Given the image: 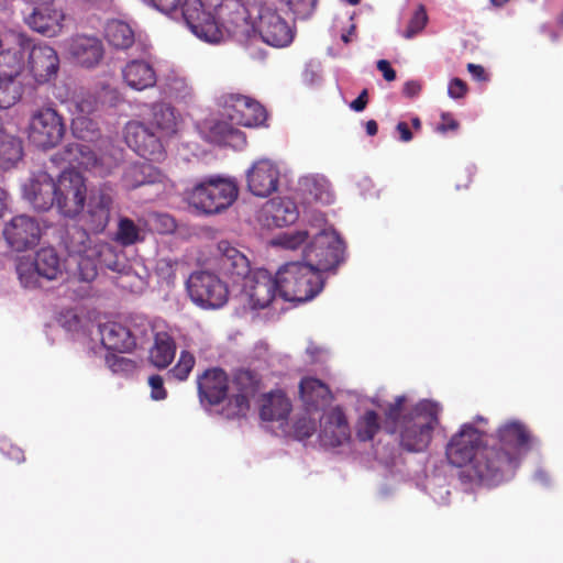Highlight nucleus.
<instances>
[{"instance_id":"nucleus-1","label":"nucleus","mask_w":563,"mask_h":563,"mask_svg":"<svg viewBox=\"0 0 563 563\" xmlns=\"http://www.w3.org/2000/svg\"><path fill=\"white\" fill-rule=\"evenodd\" d=\"M407 396H396L384 408L383 428L389 434L397 433L399 448L408 453L428 450L434 430L440 426L442 406L430 399H422L409 410L405 409Z\"/></svg>"},{"instance_id":"nucleus-2","label":"nucleus","mask_w":563,"mask_h":563,"mask_svg":"<svg viewBox=\"0 0 563 563\" xmlns=\"http://www.w3.org/2000/svg\"><path fill=\"white\" fill-rule=\"evenodd\" d=\"M534 440L525 423L518 420L504 422L486 438L478 472L484 478H489L494 486L503 483L512 475L522 457L532 449Z\"/></svg>"},{"instance_id":"nucleus-3","label":"nucleus","mask_w":563,"mask_h":563,"mask_svg":"<svg viewBox=\"0 0 563 563\" xmlns=\"http://www.w3.org/2000/svg\"><path fill=\"white\" fill-rule=\"evenodd\" d=\"M485 435V432L475 428L473 423H463L448 441L445 457L450 465L464 467L460 475L461 478H466L471 483L494 486L489 478L482 476L477 467L486 445Z\"/></svg>"},{"instance_id":"nucleus-4","label":"nucleus","mask_w":563,"mask_h":563,"mask_svg":"<svg viewBox=\"0 0 563 563\" xmlns=\"http://www.w3.org/2000/svg\"><path fill=\"white\" fill-rule=\"evenodd\" d=\"M279 296L286 301L306 302L313 299L324 286V279L308 262H288L277 271Z\"/></svg>"},{"instance_id":"nucleus-5","label":"nucleus","mask_w":563,"mask_h":563,"mask_svg":"<svg viewBox=\"0 0 563 563\" xmlns=\"http://www.w3.org/2000/svg\"><path fill=\"white\" fill-rule=\"evenodd\" d=\"M239 189L234 180L211 176L195 185L188 195L189 203L207 214L228 209L238 198Z\"/></svg>"},{"instance_id":"nucleus-6","label":"nucleus","mask_w":563,"mask_h":563,"mask_svg":"<svg viewBox=\"0 0 563 563\" xmlns=\"http://www.w3.org/2000/svg\"><path fill=\"white\" fill-rule=\"evenodd\" d=\"M66 133L62 114L51 106L32 111L27 124V139L37 148L47 151L56 147Z\"/></svg>"},{"instance_id":"nucleus-7","label":"nucleus","mask_w":563,"mask_h":563,"mask_svg":"<svg viewBox=\"0 0 563 563\" xmlns=\"http://www.w3.org/2000/svg\"><path fill=\"white\" fill-rule=\"evenodd\" d=\"M186 288L192 302L203 309H219L229 299V288L218 275L198 271L190 274Z\"/></svg>"},{"instance_id":"nucleus-8","label":"nucleus","mask_w":563,"mask_h":563,"mask_svg":"<svg viewBox=\"0 0 563 563\" xmlns=\"http://www.w3.org/2000/svg\"><path fill=\"white\" fill-rule=\"evenodd\" d=\"M56 208L67 218H75L85 207L87 186L82 175L74 169L64 170L54 183Z\"/></svg>"},{"instance_id":"nucleus-9","label":"nucleus","mask_w":563,"mask_h":563,"mask_svg":"<svg viewBox=\"0 0 563 563\" xmlns=\"http://www.w3.org/2000/svg\"><path fill=\"white\" fill-rule=\"evenodd\" d=\"M344 250V242L335 231L322 230L305 250V257L322 274L335 269L343 262Z\"/></svg>"},{"instance_id":"nucleus-10","label":"nucleus","mask_w":563,"mask_h":563,"mask_svg":"<svg viewBox=\"0 0 563 563\" xmlns=\"http://www.w3.org/2000/svg\"><path fill=\"white\" fill-rule=\"evenodd\" d=\"M124 139L130 148L150 162L161 163L167 157L168 140L145 122H129L124 129Z\"/></svg>"},{"instance_id":"nucleus-11","label":"nucleus","mask_w":563,"mask_h":563,"mask_svg":"<svg viewBox=\"0 0 563 563\" xmlns=\"http://www.w3.org/2000/svg\"><path fill=\"white\" fill-rule=\"evenodd\" d=\"M218 104L221 114L230 122L246 128L264 125L267 120V111L257 100L241 93H224Z\"/></svg>"},{"instance_id":"nucleus-12","label":"nucleus","mask_w":563,"mask_h":563,"mask_svg":"<svg viewBox=\"0 0 563 563\" xmlns=\"http://www.w3.org/2000/svg\"><path fill=\"white\" fill-rule=\"evenodd\" d=\"M254 10L257 14L251 31L258 33L263 42L273 47H286L292 42L294 30L276 10L262 3Z\"/></svg>"},{"instance_id":"nucleus-13","label":"nucleus","mask_w":563,"mask_h":563,"mask_svg":"<svg viewBox=\"0 0 563 563\" xmlns=\"http://www.w3.org/2000/svg\"><path fill=\"white\" fill-rule=\"evenodd\" d=\"M255 7H261V3L244 4L241 0H221L216 8V20L220 30L224 29L232 34H249L257 14Z\"/></svg>"},{"instance_id":"nucleus-14","label":"nucleus","mask_w":563,"mask_h":563,"mask_svg":"<svg viewBox=\"0 0 563 563\" xmlns=\"http://www.w3.org/2000/svg\"><path fill=\"white\" fill-rule=\"evenodd\" d=\"M180 11L184 22L197 37L211 43L222 38L216 15L205 8L201 0H185Z\"/></svg>"},{"instance_id":"nucleus-15","label":"nucleus","mask_w":563,"mask_h":563,"mask_svg":"<svg viewBox=\"0 0 563 563\" xmlns=\"http://www.w3.org/2000/svg\"><path fill=\"white\" fill-rule=\"evenodd\" d=\"M26 69L35 82L40 85L54 80L59 70V57L57 52L47 44H36L30 38Z\"/></svg>"},{"instance_id":"nucleus-16","label":"nucleus","mask_w":563,"mask_h":563,"mask_svg":"<svg viewBox=\"0 0 563 563\" xmlns=\"http://www.w3.org/2000/svg\"><path fill=\"white\" fill-rule=\"evenodd\" d=\"M7 243L16 252H23L37 245L41 239L38 222L29 216H16L3 230Z\"/></svg>"},{"instance_id":"nucleus-17","label":"nucleus","mask_w":563,"mask_h":563,"mask_svg":"<svg viewBox=\"0 0 563 563\" xmlns=\"http://www.w3.org/2000/svg\"><path fill=\"white\" fill-rule=\"evenodd\" d=\"M320 441L330 448L341 446L351 439V428L342 407L335 406L323 412L320 419Z\"/></svg>"},{"instance_id":"nucleus-18","label":"nucleus","mask_w":563,"mask_h":563,"mask_svg":"<svg viewBox=\"0 0 563 563\" xmlns=\"http://www.w3.org/2000/svg\"><path fill=\"white\" fill-rule=\"evenodd\" d=\"M249 191L261 198L269 197L277 191L279 185V169L269 159H258L246 172Z\"/></svg>"},{"instance_id":"nucleus-19","label":"nucleus","mask_w":563,"mask_h":563,"mask_svg":"<svg viewBox=\"0 0 563 563\" xmlns=\"http://www.w3.org/2000/svg\"><path fill=\"white\" fill-rule=\"evenodd\" d=\"M32 267L34 268L37 277H42L47 280H55L59 275H62L60 260L53 247H42L38 250L30 266L24 264H20L18 266L20 280L27 287L34 286L37 282L36 279H32L33 275L30 273Z\"/></svg>"},{"instance_id":"nucleus-20","label":"nucleus","mask_w":563,"mask_h":563,"mask_svg":"<svg viewBox=\"0 0 563 563\" xmlns=\"http://www.w3.org/2000/svg\"><path fill=\"white\" fill-rule=\"evenodd\" d=\"M216 265L219 273L232 279L233 283L245 280L251 273L249 258L227 241L218 244Z\"/></svg>"},{"instance_id":"nucleus-21","label":"nucleus","mask_w":563,"mask_h":563,"mask_svg":"<svg viewBox=\"0 0 563 563\" xmlns=\"http://www.w3.org/2000/svg\"><path fill=\"white\" fill-rule=\"evenodd\" d=\"M244 290L253 308L264 309L279 295L277 275L273 277L267 269H257L244 280Z\"/></svg>"},{"instance_id":"nucleus-22","label":"nucleus","mask_w":563,"mask_h":563,"mask_svg":"<svg viewBox=\"0 0 563 563\" xmlns=\"http://www.w3.org/2000/svg\"><path fill=\"white\" fill-rule=\"evenodd\" d=\"M113 198L107 188H99L91 191L87 210L85 212V224L95 234L102 233L109 224Z\"/></svg>"},{"instance_id":"nucleus-23","label":"nucleus","mask_w":563,"mask_h":563,"mask_svg":"<svg viewBox=\"0 0 563 563\" xmlns=\"http://www.w3.org/2000/svg\"><path fill=\"white\" fill-rule=\"evenodd\" d=\"M201 401L211 406L221 404L228 396L229 378L222 368H209L197 379Z\"/></svg>"},{"instance_id":"nucleus-24","label":"nucleus","mask_w":563,"mask_h":563,"mask_svg":"<svg viewBox=\"0 0 563 563\" xmlns=\"http://www.w3.org/2000/svg\"><path fill=\"white\" fill-rule=\"evenodd\" d=\"M64 18L60 10L53 9L51 5H35L24 21L33 31L53 37L60 33Z\"/></svg>"},{"instance_id":"nucleus-25","label":"nucleus","mask_w":563,"mask_h":563,"mask_svg":"<svg viewBox=\"0 0 563 563\" xmlns=\"http://www.w3.org/2000/svg\"><path fill=\"white\" fill-rule=\"evenodd\" d=\"M30 49V37L25 34H18L12 45L2 47L0 51V68L3 75L19 77L26 68L27 53Z\"/></svg>"},{"instance_id":"nucleus-26","label":"nucleus","mask_w":563,"mask_h":563,"mask_svg":"<svg viewBox=\"0 0 563 563\" xmlns=\"http://www.w3.org/2000/svg\"><path fill=\"white\" fill-rule=\"evenodd\" d=\"M97 264H92L88 258H81L78 268L80 277L85 282H90L98 275L97 265L100 268H107L113 272H121L124 267L122 257L119 256L117 251L110 244H101L96 250Z\"/></svg>"},{"instance_id":"nucleus-27","label":"nucleus","mask_w":563,"mask_h":563,"mask_svg":"<svg viewBox=\"0 0 563 563\" xmlns=\"http://www.w3.org/2000/svg\"><path fill=\"white\" fill-rule=\"evenodd\" d=\"M299 395L308 412L323 409L333 399L330 387L322 380L311 376L301 378L299 383Z\"/></svg>"},{"instance_id":"nucleus-28","label":"nucleus","mask_w":563,"mask_h":563,"mask_svg":"<svg viewBox=\"0 0 563 563\" xmlns=\"http://www.w3.org/2000/svg\"><path fill=\"white\" fill-rule=\"evenodd\" d=\"M153 333L154 341L148 351V362L158 369H165L173 363L177 345L168 330L154 325Z\"/></svg>"},{"instance_id":"nucleus-29","label":"nucleus","mask_w":563,"mask_h":563,"mask_svg":"<svg viewBox=\"0 0 563 563\" xmlns=\"http://www.w3.org/2000/svg\"><path fill=\"white\" fill-rule=\"evenodd\" d=\"M292 409L290 399L282 389L271 390L263 394L260 399V418L268 422L287 421Z\"/></svg>"},{"instance_id":"nucleus-30","label":"nucleus","mask_w":563,"mask_h":563,"mask_svg":"<svg viewBox=\"0 0 563 563\" xmlns=\"http://www.w3.org/2000/svg\"><path fill=\"white\" fill-rule=\"evenodd\" d=\"M73 59L82 67H96L103 58L102 42L95 36H76L69 45Z\"/></svg>"},{"instance_id":"nucleus-31","label":"nucleus","mask_w":563,"mask_h":563,"mask_svg":"<svg viewBox=\"0 0 563 563\" xmlns=\"http://www.w3.org/2000/svg\"><path fill=\"white\" fill-rule=\"evenodd\" d=\"M101 343L107 350L130 352L136 346V335L125 325L109 322L100 328Z\"/></svg>"},{"instance_id":"nucleus-32","label":"nucleus","mask_w":563,"mask_h":563,"mask_svg":"<svg viewBox=\"0 0 563 563\" xmlns=\"http://www.w3.org/2000/svg\"><path fill=\"white\" fill-rule=\"evenodd\" d=\"M122 76L129 87L145 90L156 85L157 76L154 67L143 59H133L122 69Z\"/></svg>"},{"instance_id":"nucleus-33","label":"nucleus","mask_w":563,"mask_h":563,"mask_svg":"<svg viewBox=\"0 0 563 563\" xmlns=\"http://www.w3.org/2000/svg\"><path fill=\"white\" fill-rule=\"evenodd\" d=\"M145 124L169 141L178 132L176 110L163 102L154 103L151 109V118Z\"/></svg>"},{"instance_id":"nucleus-34","label":"nucleus","mask_w":563,"mask_h":563,"mask_svg":"<svg viewBox=\"0 0 563 563\" xmlns=\"http://www.w3.org/2000/svg\"><path fill=\"white\" fill-rule=\"evenodd\" d=\"M234 123H228L220 120H211L205 123L207 137L210 142L218 145L239 146L245 144V135Z\"/></svg>"},{"instance_id":"nucleus-35","label":"nucleus","mask_w":563,"mask_h":563,"mask_svg":"<svg viewBox=\"0 0 563 563\" xmlns=\"http://www.w3.org/2000/svg\"><path fill=\"white\" fill-rule=\"evenodd\" d=\"M163 174L150 163L130 165L123 175V184L126 189H136L146 184L162 181Z\"/></svg>"},{"instance_id":"nucleus-36","label":"nucleus","mask_w":563,"mask_h":563,"mask_svg":"<svg viewBox=\"0 0 563 563\" xmlns=\"http://www.w3.org/2000/svg\"><path fill=\"white\" fill-rule=\"evenodd\" d=\"M113 240L123 247L132 246L145 240V230L131 218L122 216L118 219Z\"/></svg>"},{"instance_id":"nucleus-37","label":"nucleus","mask_w":563,"mask_h":563,"mask_svg":"<svg viewBox=\"0 0 563 563\" xmlns=\"http://www.w3.org/2000/svg\"><path fill=\"white\" fill-rule=\"evenodd\" d=\"M104 36L108 43L118 49H128L135 41L132 27L120 20H112L107 23Z\"/></svg>"},{"instance_id":"nucleus-38","label":"nucleus","mask_w":563,"mask_h":563,"mask_svg":"<svg viewBox=\"0 0 563 563\" xmlns=\"http://www.w3.org/2000/svg\"><path fill=\"white\" fill-rule=\"evenodd\" d=\"M23 95V85L18 77L0 75V109L14 106Z\"/></svg>"},{"instance_id":"nucleus-39","label":"nucleus","mask_w":563,"mask_h":563,"mask_svg":"<svg viewBox=\"0 0 563 563\" xmlns=\"http://www.w3.org/2000/svg\"><path fill=\"white\" fill-rule=\"evenodd\" d=\"M233 385L238 391L254 398L262 388V376L256 371L241 368L234 373Z\"/></svg>"},{"instance_id":"nucleus-40","label":"nucleus","mask_w":563,"mask_h":563,"mask_svg":"<svg viewBox=\"0 0 563 563\" xmlns=\"http://www.w3.org/2000/svg\"><path fill=\"white\" fill-rule=\"evenodd\" d=\"M30 201L34 209L38 211H47L56 206L54 181L48 180L32 185Z\"/></svg>"},{"instance_id":"nucleus-41","label":"nucleus","mask_w":563,"mask_h":563,"mask_svg":"<svg viewBox=\"0 0 563 563\" xmlns=\"http://www.w3.org/2000/svg\"><path fill=\"white\" fill-rule=\"evenodd\" d=\"M380 428L378 413L374 410H367L357 421L356 437L363 442L371 441L378 433Z\"/></svg>"},{"instance_id":"nucleus-42","label":"nucleus","mask_w":563,"mask_h":563,"mask_svg":"<svg viewBox=\"0 0 563 563\" xmlns=\"http://www.w3.org/2000/svg\"><path fill=\"white\" fill-rule=\"evenodd\" d=\"M162 89L164 95L175 100H185L191 96V88L187 80L177 76H168Z\"/></svg>"},{"instance_id":"nucleus-43","label":"nucleus","mask_w":563,"mask_h":563,"mask_svg":"<svg viewBox=\"0 0 563 563\" xmlns=\"http://www.w3.org/2000/svg\"><path fill=\"white\" fill-rule=\"evenodd\" d=\"M273 220L278 227L289 225L298 219L296 205L290 200H282L274 205Z\"/></svg>"},{"instance_id":"nucleus-44","label":"nucleus","mask_w":563,"mask_h":563,"mask_svg":"<svg viewBox=\"0 0 563 563\" xmlns=\"http://www.w3.org/2000/svg\"><path fill=\"white\" fill-rule=\"evenodd\" d=\"M196 364L195 356L188 351H181L178 362L168 372L169 375L178 380H186Z\"/></svg>"},{"instance_id":"nucleus-45","label":"nucleus","mask_w":563,"mask_h":563,"mask_svg":"<svg viewBox=\"0 0 563 563\" xmlns=\"http://www.w3.org/2000/svg\"><path fill=\"white\" fill-rule=\"evenodd\" d=\"M308 239V232L300 230L294 232H284L279 234L275 240L274 244L282 246L287 250H296L302 245Z\"/></svg>"},{"instance_id":"nucleus-46","label":"nucleus","mask_w":563,"mask_h":563,"mask_svg":"<svg viewBox=\"0 0 563 563\" xmlns=\"http://www.w3.org/2000/svg\"><path fill=\"white\" fill-rule=\"evenodd\" d=\"M427 23L428 14L426 8L420 4L409 20L404 37L412 38L426 27Z\"/></svg>"},{"instance_id":"nucleus-47","label":"nucleus","mask_w":563,"mask_h":563,"mask_svg":"<svg viewBox=\"0 0 563 563\" xmlns=\"http://www.w3.org/2000/svg\"><path fill=\"white\" fill-rule=\"evenodd\" d=\"M107 364L114 374L130 375L136 371V363L122 355L107 356Z\"/></svg>"},{"instance_id":"nucleus-48","label":"nucleus","mask_w":563,"mask_h":563,"mask_svg":"<svg viewBox=\"0 0 563 563\" xmlns=\"http://www.w3.org/2000/svg\"><path fill=\"white\" fill-rule=\"evenodd\" d=\"M0 154L9 162L21 159L23 156L22 141L11 136L8 141L1 142Z\"/></svg>"},{"instance_id":"nucleus-49","label":"nucleus","mask_w":563,"mask_h":563,"mask_svg":"<svg viewBox=\"0 0 563 563\" xmlns=\"http://www.w3.org/2000/svg\"><path fill=\"white\" fill-rule=\"evenodd\" d=\"M316 421L309 417H301L297 419L294 426V432L299 440L310 438L316 432Z\"/></svg>"},{"instance_id":"nucleus-50","label":"nucleus","mask_w":563,"mask_h":563,"mask_svg":"<svg viewBox=\"0 0 563 563\" xmlns=\"http://www.w3.org/2000/svg\"><path fill=\"white\" fill-rule=\"evenodd\" d=\"M252 397L238 391L229 401V406L233 409L234 416H245L250 409Z\"/></svg>"},{"instance_id":"nucleus-51","label":"nucleus","mask_w":563,"mask_h":563,"mask_svg":"<svg viewBox=\"0 0 563 563\" xmlns=\"http://www.w3.org/2000/svg\"><path fill=\"white\" fill-rule=\"evenodd\" d=\"M151 387V397L154 400H164L167 397V390L164 387V380L161 375H152L148 378Z\"/></svg>"},{"instance_id":"nucleus-52","label":"nucleus","mask_w":563,"mask_h":563,"mask_svg":"<svg viewBox=\"0 0 563 563\" xmlns=\"http://www.w3.org/2000/svg\"><path fill=\"white\" fill-rule=\"evenodd\" d=\"M459 128L460 123L457 122V120H455V118L451 113L443 112L441 114V122L438 124L435 131L444 134L448 132H455L459 130Z\"/></svg>"},{"instance_id":"nucleus-53","label":"nucleus","mask_w":563,"mask_h":563,"mask_svg":"<svg viewBox=\"0 0 563 563\" xmlns=\"http://www.w3.org/2000/svg\"><path fill=\"white\" fill-rule=\"evenodd\" d=\"M467 92V85L460 78H453L448 87V93L453 99L463 98Z\"/></svg>"},{"instance_id":"nucleus-54","label":"nucleus","mask_w":563,"mask_h":563,"mask_svg":"<svg viewBox=\"0 0 563 563\" xmlns=\"http://www.w3.org/2000/svg\"><path fill=\"white\" fill-rule=\"evenodd\" d=\"M151 4L163 13L169 14L178 9L181 0H150Z\"/></svg>"},{"instance_id":"nucleus-55","label":"nucleus","mask_w":563,"mask_h":563,"mask_svg":"<svg viewBox=\"0 0 563 563\" xmlns=\"http://www.w3.org/2000/svg\"><path fill=\"white\" fill-rule=\"evenodd\" d=\"M98 99L101 103L109 102L111 104H114L119 99V92L117 91V89L104 85L98 92Z\"/></svg>"},{"instance_id":"nucleus-56","label":"nucleus","mask_w":563,"mask_h":563,"mask_svg":"<svg viewBox=\"0 0 563 563\" xmlns=\"http://www.w3.org/2000/svg\"><path fill=\"white\" fill-rule=\"evenodd\" d=\"M377 69L383 74V77L387 81H393L396 79V71L391 67L390 63L386 59H380L377 62Z\"/></svg>"},{"instance_id":"nucleus-57","label":"nucleus","mask_w":563,"mask_h":563,"mask_svg":"<svg viewBox=\"0 0 563 563\" xmlns=\"http://www.w3.org/2000/svg\"><path fill=\"white\" fill-rule=\"evenodd\" d=\"M422 89L421 84L418 80H409L405 82L402 92L408 98L417 97Z\"/></svg>"},{"instance_id":"nucleus-58","label":"nucleus","mask_w":563,"mask_h":563,"mask_svg":"<svg viewBox=\"0 0 563 563\" xmlns=\"http://www.w3.org/2000/svg\"><path fill=\"white\" fill-rule=\"evenodd\" d=\"M467 70L472 77L477 81H487L488 76L483 66L470 63L467 64Z\"/></svg>"},{"instance_id":"nucleus-59","label":"nucleus","mask_w":563,"mask_h":563,"mask_svg":"<svg viewBox=\"0 0 563 563\" xmlns=\"http://www.w3.org/2000/svg\"><path fill=\"white\" fill-rule=\"evenodd\" d=\"M367 102H368V92H367V89H363L361 91V93L358 95V97L351 102L350 107L352 110H354L356 112H361L366 108Z\"/></svg>"},{"instance_id":"nucleus-60","label":"nucleus","mask_w":563,"mask_h":563,"mask_svg":"<svg viewBox=\"0 0 563 563\" xmlns=\"http://www.w3.org/2000/svg\"><path fill=\"white\" fill-rule=\"evenodd\" d=\"M85 148H86V146H84V145L69 144L65 147V150H64L65 156L62 157V159L65 162L71 163L73 161L76 159V157L74 156V151L84 153Z\"/></svg>"},{"instance_id":"nucleus-61","label":"nucleus","mask_w":563,"mask_h":563,"mask_svg":"<svg viewBox=\"0 0 563 563\" xmlns=\"http://www.w3.org/2000/svg\"><path fill=\"white\" fill-rule=\"evenodd\" d=\"M5 454L8 455V457L10 460H12L16 463H22L25 460L23 451L20 448L14 446V445H9L5 451Z\"/></svg>"},{"instance_id":"nucleus-62","label":"nucleus","mask_w":563,"mask_h":563,"mask_svg":"<svg viewBox=\"0 0 563 563\" xmlns=\"http://www.w3.org/2000/svg\"><path fill=\"white\" fill-rule=\"evenodd\" d=\"M396 130L399 132L400 136V141L401 142H410L413 137L408 124L406 122H398L397 125H396Z\"/></svg>"},{"instance_id":"nucleus-63","label":"nucleus","mask_w":563,"mask_h":563,"mask_svg":"<svg viewBox=\"0 0 563 563\" xmlns=\"http://www.w3.org/2000/svg\"><path fill=\"white\" fill-rule=\"evenodd\" d=\"M366 133L371 136H374L377 134L378 125L375 120H368L365 124Z\"/></svg>"},{"instance_id":"nucleus-64","label":"nucleus","mask_w":563,"mask_h":563,"mask_svg":"<svg viewBox=\"0 0 563 563\" xmlns=\"http://www.w3.org/2000/svg\"><path fill=\"white\" fill-rule=\"evenodd\" d=\"M159 220L162 221V223L166 228V230H165L166 232H170V231H173L175 229L174 220L169 216H161Z\"/></svg>"}]
</instances>
